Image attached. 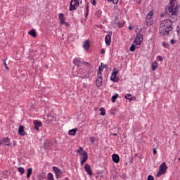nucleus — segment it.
I'll return each mask as SVG.
<instances>
[{"label":"nucleus","instance_id":"14","mask_svg":"<svg viewBox=\"0 0 180 180\" xmlns=\"http://www.w3.org/2000/svg\"><path fill=\"white\" fill-rule=\"evenodd\" d=\"M84 169L89 175H92V170L91 169V166L89 165L86 164L84 166Z\"/></svg>","mask_w":180,"mask_h":180},{"label":"nucleus","instance_id":"2","mask_svg":"<svg viewBox=\"0 0 180 180\" xmlns=\"http://www.w3.org/2000/svg\"><path fill=\"white\" fill-rule=\"evenodd\" d=\"M175 0H170L169 6H167L165 11L171 15H176L179 11L178 6H175Z\"/></svg>","mask_w":180,"mask_h":180},{"label":"nucleus","instance_id":"29","mask_svg":"<svg viewBox=\"0 0 180 180\" xmlns=\"http://www.w3.org/2000/svg\"><path fill=\"white\" fill-rule=\"evenodd\" d=\"M119 97V94H116L115 95L112 96V102L115 103L116 102V99Z\"/></svg>","mask_w":180,"mask_h":180},{"label":"nucleus","instance_id":"41","mask_svg":"<svg viewBox=\"0 0 180 180\" xmlns=\"http://www.w3.org/2000/svg\"><path fill=\"white\" fill-rule=\"evenodd\" d=\"M101 53L105 54V49H101Z\"/></svg>","mask_w":180,"mask_h":180},{"label":"nucleus","instance_id":"33","mask_svg":"<svg viewBox=\"0 0 180 180\" xmlns=\"http://www.w3.org/2000/svg\"><path fill=\"white\" fill-rule=\"evenodd\" d=\"M124 97L127 100H130V101L131 100V99H130V98H131V95H130V94H127Z\"/></svg>","mask_w":180,"mask_h":180},{"label":"nucleus","instance_id":"15","mask_svg":"<svg viewBox=\"0 0 180 180\" xmlns=\"http://www.w3.org/2000/svg\"><path fill=\"white\" fill-rule=\"evenodd\" d=\"M112 161L115 163H119L120 162V157L117 155V154H113L112 156Z\"/></svg>","mask_w":180,"mask_h":180},{"label":"nucleus","instance_id":"8","mask_svg":"<svg viewBox=\"0 0 180 180\" xmlns=\"http://www.w3.org/2000/svg\"><path fill=\"white\" fill-rule=\"evenodd\" d=\"M117 74H119V72L116 69L113 70L110 78L112 82H117V81H119V78H117Z\"/></svg>","mask_w":180,"mask_h":180},{"label":"nucleus","instance_id":"40","mask_svg":"<svg viewBox=\"0 0 180 180\" xmlns=\"http://www.w3.org/2000/svg\"><path fill=\"white\" fill-rule=\"evenodd\" d=\"M101 71H103V68L102 67H99L98 72H101Z\"/></svg>","mask_w":180,"mask_h":180},{"label":"nucleus","instance_id":"4","mask_svg":"<svg viewBox=\"0 0 180 180\" xmlns=\"http://www.w3.org/2000/svg\"><path fill=\"white\" fill-rule=\"evenodd\" d=\"M143 40H144V38L143 37V34H137L134 41V44H136L138 46H140L143 43Z\"/></svg>","mask_w":180,"mask_h":180},{"label":"nucleus","instance_id":"34","mask_svg":"<svg viewBox=\"0 0 180 180\" xmlns=\"http://www.w3.org/2000/svg\"><path fill=\"white\" fill-rule=\"evenodd\" d=\"M82 151H83V148L79 147V148L77 150V153L81 154L82 153Z\"/></svg>","mask_w":180,"mask_h":180},{"label":"nucleus","instance_id":"6","mask_svg":"<svg viewBox=\"0 0 180 180\" xmlns=\"http://www.w3.org/2000/svg\"><path fill=\"white\" fill-rule=\"evenodd\" d=\"M103 79H102V73L101 72H97V79L96 81V85L98 87H101L102 86Z\"/></svg>","mask_w":180,"mask_h":180},{"label":"nucleus","instance_id":"31","mask_svg":"<svg viewBox=\"0 0 180 180\" xmlns=\"http://www.w3.org/2000/svg\"><path fill=\"white\" fill-rule=\"evenodd\" d=\"M6 60H7V59L3 60V63H4V65L5 68H6V69L9 70V68L8 67V65L6 63Z\"/></svg>","mask_w":180,"mask_h":180},{"label":"nucleus","instance_id":"35","mask_svg":"<svg viewBox=\"0 0 180 180\" xmlns=\"http://www.w3.org/2000/svg\"><path fill=\"white\" fill-rule=\"evenodd\" d=\"M96 1L97 0H91V4L94 5V6H96Z\"/></svg>","mask_w":180,"mask_h":180},{"label":"nucleus","instance_id":"23","mask_svg":"<svg viewBox=\"0 0 180 180\" xmlns=\"http://www.w3.org/2000/svg\"><path fill=\"white\" fill-rule=\"evenodd\" d=\"M95 16L97 18H101V16H102V10H98L97 11H96Z\"/></svg>","mask_w":180,"mask_h":180},{"label":"nucleus","instance_id":"45","mask_svg":"<svg viewBox=\"0 0 180 180\" xmlns=\"http://www.w3.org/2000/svg\"><path fill=\"white\" fill-rule=\"evenodd\" d=\"M66 26H68V22H65Z\"/></svg>","mask_w":180,"mask_h":180},{"label":"nucleus","instance_id":"30","mask_svg":"<svg viewBox=\"0 0 180 180\" xmlns=\"http://www.w3.org/2000/svg\"><path fill=\"white\" fill-rule=\"evenodd\" d=\"M100 112H101V115H102V116H105V115H106V110H105V108H101V109H100Z\"/></svg>","mask_w":180,"mask_h":180},{"label":"nucleus","instance_id":"44","mask_svg":"<svg viewBox=\"0 0 180 180\" xmlns=\"http://www.w3.org/2000/svg\"><path fill=\"white\" fill-rule=\"evenodd\" d=\"M157 153V151L155 149H153V154L155 155Z\"/></svg>","mask_w":180,"mask_h":180},{"label":"nucleus","instance_id":"46","mask_svg":"<svg viewBox=\"0 0 180 180\" xmlns=\"http://www.w3.org/2000/svg\"><path fill=\"white\" fill-rule=\"evenodd\" d=\"M103 68H107L106 65H103Z\"/></svg>","mask_w":180,"mask_h":180},{"label":"nucleus","instance_id":"22","mask_svg":"<svg viewBox=\"0 0 180 180\" xmlns=\"http://www.w3.org/2000/svg\"><path fill=\"white\" fill-rule=\"evenodd\" d=\"M77 131H78L77 129H71L69 131L68 134L71 136H75Z\"/></svg>","mask_w":180,"mask_h":180},{"label":"nucleus","instance_id":"16","mask_svg":"<svg viewBox=\"0 0 180 180\" xmlns=\"http://www.w3.org/2000/svg\"><path fill=\"white\" fill-rule=\"evenodd\" d=\"M89 47H91L89 41L86 40L84 42H83V48L84 49V50H86V51L89 50Z\"/></svg>","mask_w":180,"mask_h":180},{"label":"nucleus","instance_id":"12","mask_svg":"<svg viewBox=\"0 0 180 180\" xmlns=\"http://www.w3.org/2000/svg\"><path fill=\"white\" fill-rule=\"evenodd\" d=\"M33 124H34V129L37 131L39 130V128L42 127L43 123L41 122H39L38 120H35L33 122Z\"/></svg>","mask_w":180,"mask_h":180},{"label":"nucleus","instance_id":"47","mask_svg":"<svg viewBox=\"0 0 180 180\" xmlns=\"http://www.w3.org/2000/svg\"><path fill=\"white\" fill-rule=\"evenodd\" d=\"M178 160L180 161V158H178Z\"/></svg>","mask_w":180,"mask_h":180},{"label":"nucleus","instance_id":"3","mask_svg":"<svg viewBox=\"0 0 180 180\" xmlns=\"http://www.w3.org/2000/svg\"><path fill=\"white\" fill-rule=\"evenodd\" d=\"M167 167L166 165V163L164 162L160 165L159 167V171L156 174V177H160V176L165 174L167 172Z\"/></svg>","mask_w":180,"mask_h":180},{"label":"nucleus","instance_id":"5","mask_svg":"<svg viewBox=\"0 0 180 180\" xmlns=\"http://www.w3.org/2000/svg\"><path fill=\"white\" fill-rule=\"evenodd\" d=\"M79 6V1H75L74 0H71L70 4V11H73L77 10V8Z\"/></svg>","mask_w":180,"mask_h":180},{"label":"nucleus","instance_id":"39","mask_svg":"<svg viewBox=\"0 0 180 180\" xmlns=\"http://www.w3.org/2000/svg\"><path fill=\"white\" fill-rule=\"evenodd\" d=\"M90 141H91V143H94V142L95 141V138L91 137Z\"/></svg>","mask_w":180,"mask_h":180},{"label":"nucleus","instance_id":"42","mask_svg":"<svg viewBox=\"0 0 180 180\" xmlns=\"http://www.w3.org/2000/svg\"><path fill=\"white\" fill-rule=\"evenodd\" d=\"M128 29L129 30H133V27H131V25H129V27H128Z\"/></svg>","mask_w":180,"mask_h":180},{"label":"nucleus","instance_id":"26","mask_svg":"<svg viewBox=\"0 0 180 180\" xmlns=\"http://www.w3.org/2000/svg\"><path fill=\"white\" fill-rule=\"evenodd\" d=\"M81 59L79 58H75L73 61V63L76 65H79L81 63Z\"/></svg>","mask_w":180,"mask_h":180},{"label":"nucleus","instance_id":"11","mask_svg":"<svg viewBox=\"0 0 180 180\" xmlns=\"http://www.w3.org/2000/svg\"><path fill=\"white\" fill-rule=\"evenodd\" d=\"M154 15L153 11H149L148 14L146 15V25H151V22H150V20L153 18V15Z\"/></svg>","mask_w":180,"mask_h":180},{"label":"nucleus","instance_id":"9","mask_svg":"<svg viewBox=\"0 0 180 180\" xmlns=\"http://www.w3.org/2000/svg\"><path fill=\"white\" fill-rule=\"evenodd\" d=\"M80 155H82L80 165H84L85 162H86V160H88V153H86V152L84 151L82 153H80Z\"/></svg>","mask_w":180,"mask_h":180},{"label":"nucleus","instance_id":"27","mask_svg":"<svg viewBox=\"0 0 180 180\" xmlns=\"http://www.w3.org/2000/svg\"><path fill=\"white\" fill-rule=\"evenodd\" d=\"M18 171L20 173V175H23L25 172V169L23 167L18 168Z\"/></svg>","mask_w":180,"mask_h":180},{"label":"nucleus","instance_id":"49","mask_svg":"<svg viewBox=\"0 0 180 180\" xmlns=\"http://www.w3.org/2000/svg\"><path fill=\"white\" fill-rule=\"evenodd\" d=\"M165 47H166V45H164Z\"/></svg>","mask_w":180,"mask_h":180},{"label":"nucleus","instance_id":"18","mask_svg":"<svg viewBox=\"0 0 180 180\" xmlns=\"http://www.w3.org/2000/svg\"><path fill=\"white\" fill-rule=\"evenodd\" d=\"M18 134H19L20 136H25V135L24 127L20 126L19 129H18Z\"/></svg>","mask_w":180,"mask_h":180},{"label":"nucleus","instance_id":"43","mask_svg":"<svg viewBox=\"0 0 180 180\" xmlns=\"http://www.w3.org/2000/svg\"><path fill=\"white\" fill-rule=\"evenodd\" d=\"M170 42H171L172 44H174L175 41H174V39H171Z\"/></svg>","mask_w":180,"mask_h":180},{"label":"nucleus","instance_id":"7","mask_svg":"<svg viewBox=\"0 0 180 180\" xmlns=\"http://www.w3.org/2000/svg\"><path fill=\"white\" fill-rule=\"evenodd\" d=\"M53 172H54V174H56V178L57 179H60V177L63 174V171H61L60 169H59L58 167H52Z\"/></svg>","mask_w":180,"mask_h":180},{"label":"nucleus","instance_id":"28","mask_svg":"<svg viewBox=\"0 0 180 180\" xmlns=\"http://www.w3.org/2000/svg\"><path fill=\"white\" fill-rule=\"evenodd\" d=\"M47 178H48V180H55L54 176L52 173H49Z\"/></svg>","mask_w":180,"mask_h":180},{"label":"nucleus","instance_id":"13","mask_svg":"<svg viewBox=\"0 0 180 180\" xmlns=\"http://www.w3.org/2000/svg\"><path fill=\"white\" fill-rule=\"evenodd\" d=\"M111 38H112V32H109V34L107 36H105V44L107 45H110Z\"/></svg>","mask_w":180,"mask_h":180},{"label":"nucleus","instance_id":"24","mask_svg":"<svg viewBox=\"0 0 180 180\" xmlns=\"http://www.w3.org/2000/svg\"><path fill=\"white\" fill-rule=\"evenodd\" d=\"M136 46H138V45L134 44V42L133 41V44H131V46L129 48V51L131 52H134L136 51Z\"/></svg>","mask_w":180,"mask_h":180},{"label":"nucleus","instance_id":"50","mask_svg":"<svg viewBox=\"0 0 180 180\" xmlns=\"http://www.w3.org/2000/svg\"><path fill=\"white\" fill-rule=\"evenodd\" d=\"M176 29H179V27H177V28Z\"/></svg>","mask_w":180,"mask_h":180},{"label":"nucleus","instance_id":"38","mask_svg":"<svg viewBox=\"0 0 180 180\" xmlns=\"http://www.w3.org/2000/svg\"><path fill=\"white\" fill-rule=\"evenodd\" d=\"M118 25L120 27H122L123 26H124V22H119Z\"/></svg>","mask_w":180,"mask_h":180},{"label":"nucleus","instance_id":"36","mask_svg":"<svg viewBox=\"0 0 180 180\" xmlns=\"http://www.w3.org/2000/svg\"><path fill=\"white\" fill-rule=\"evenodd\" d=\"M148 180H154V176H151V175H149L148 176Z\"/></svg>","mask_w":180,"mask_h":180},{"label":"nucleus","instance_id":"32","mask_svg":"<svg viewBox=\"0 0 180 180\" xmlns=\"http://www.w3.org/2000/svg\"><path fill=\"white\" fill-rule=\"evenodd\" d=\"M109 2H112L114 4H116L119 2V0H108Z\"/></svg>","mask_w":180,"mask_h":180},{"label":"nucleus","instance_id":"19","mask_svg":"<svg viewBox=\"0 0 180 180\" xmlns=\"http://www.w3.org/2000/svg\"><path fill=\"white\" fill-rule=\"evenodd\" d=\"M84 15L86 18H88V15H89V6H88V4H86L84 8Z\"/></svg>","mask_w":180,"mask_h":180},{"label":"nucleus","instance_id":"48","mask_svg":"<svg viewBox=\"0 0 180 180\" xmlns=\"http://www.w3.org/2000/svg\"><path fill=\"white\" fill-rule=\"evenodd\" d=\"M177 32H178V34H179V31H178V30H177Z\"/></svg>","mask_w":180,"mask_h":180},{"label":"nucleus","instance_id":"20","mask_svg":"<svg viewBox=\"0 0 180 180\" xmlns=\"http://www.w3.org/2000/svg\"><path fill=\"white\" fill-rule=\"evenodd\" d=\"M28 34L31 35L32 37H37V36L36 30H30Z\"/></svg>","mask_w":180,"mask_h":180},{"label":"nucleus","instance_id":"1","mask_svg":"<svg viewBox=\"0 0 180 180\" xmlns=\"http://www.w3.org/2000/svg\"><path fill=\"white\" fill-rule=\"evenodd\" d=\"M172 22L171 20H164L162 21L160 25L159 32L162 36L168 35L169 32L172 30Z\"/></svg>","mask_w":180,"mask_h":180},{"label":"nucleus","instance_id":"17","mask_svg":"<svg viewBox=\"0 0 180 180\" xmlns=\"http://www.w3.org/2000/svg\"><path fill=\"white\" fill-rule=\"evenodd\" d=\"M58 18H59L60 23L62 25L65 23V18L64 14H63V13H60Z\"/></svg>","mask_w":180,"mask_h":180},{"label":"nucleus","instance_id":"37","mask_svg":"<svg viewBox=\"0 0 180 180\" xmlns=\"http://www.w3.org/2000/svg\"><path fill=\"white\" fill-rule=\"evenodd\" d=\"M157 59H158V60L160 61V62H162V60H163L161 56H158V57H157Z\"/></svg>","mask_w":180,"mask_h":180},{"label":"nucleus","instance_id":"21","mask_svg":"<svg viewBox=\"0 0 180 180\" xmlns=\"http://www.w3.org/2000/svg\"><path fill=\"white\" fill-rule=\"evenodd\" d=\"M27 178H30L33 172V169L32 168L27 169Z\"/></svg>","mask_w":180,"mask_h":180},{"label":"nucleus","instance_id":"25","mask_svg":"<svg viewBox=\"0 0 180 180\" xmlns=\"http://www.w3.org/2000/svg\"><path fill=\"white\" fill-rule=\"evenodd\" d=\"M158 63L156 61H155L152 63V70L153 71H155L158 68Z\"/></svg>","mask_w":180,"mask_h":180},{"label":"nucleus","instance_id":"10","mask_svg":"<svg viewBox=\"0 0 180 180\" xmlns=\"http://www.w3.org/2000/svg\"><path fill=\"white\" fill-rule=\"evenodd\" d=\"M6 146L12 147V145L10 143V139L8 137L4 138L3 139L0 140V145H4Z\"/></svg>","mask_w":180,"mask_h":180}]
</instances>
